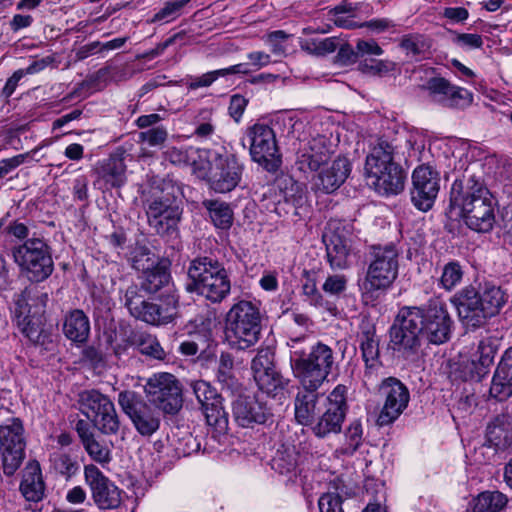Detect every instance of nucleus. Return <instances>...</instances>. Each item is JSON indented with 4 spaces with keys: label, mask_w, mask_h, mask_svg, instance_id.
Wrapping results in <instances>:
<instances>
[{
    "label": "nucleus",
    "mask_w": 512,
    "mask_h": 512,
    "mask_svg": "<svg viewBox=\"0 0 512 512\" xmlns=\"http://www.w3.org/2000/svg\"><path fill=\"white\" fill-rule=\"evenodd\" d=\"M397 320L400 325L392 327L391 342L394 350L407 355L420 345V337L433 344L448 341L453 324L445 302L437 297L422 307H403Z\"/></svg>",
    "instance_id": "nucleus-1"
},
{
    "label": "nucleus",
    "mask_w": 512,
    "mask_h": 512,
    "mask_svg": "<svg viewBox=\"0 0 512 512\" xmlns=\"http://www.w3.org/2000/svg\"><path fill=\"white\" fill-rule=\"evenodd\" d=\"M450 205L459 210L468 228L475 232H490L495 224V202L483 181L465 173L456 179L450 191Z\"/></svg>",
    "instance_id": "nucleus-2"
},
{
    "label": "nucleus",
    "mask_w": 512,
    "mask_h": 512,
    "mask_svg": "<svg viewBox=\"0 0 512 512\" xmlns=\"http://www.w3.org/2000/svg\"><path fill=\"white\" fill-rule=\"evenodd\" d=\"M460 321L467 327L479 328L499 314L507 301L500 286L492 282L480 283L477 288L466 286L451 297Z\"/></svg>",
    "instance_id": "nucleus-3"
},
{
    "label": "nucleus",
    "mask_w": 512,
    "mask_h": 512,
    "mask_svg": "<svg viewBox=\"0 0 512 512\" xmlns=\"http://www.w3.org/2000/svg\"><path fill=\"white\" fill-rule=\"evenodd\" d=\"M300 339H291L290 366L299 383L308 387L322 386L332 372L335 364L333 350L326 344L318 342L309 353L297 348Z\"/></svg>",
    "instance_id": "nucleus-4"
},
{
    "label": "nucleus",
    "mask_w": 512,
    "mask_h": 512,
    "mask_svg": "<svg viewBox=\"0 0 512 512\" xmlns=\"http://www.w3.org/2000/svg\"><path fill=\"white\" fill-rule=\"evenodd\" d=\"M188 292H195L213 303H220L231 290L226 269L218 260L199 257L191 261L188 268Z\"/></svg>",
    "instance_id": "nucleus-5"
},
{
    "label": "nucleus",
    "mask_w": 512,
    "mask_h": 512,
    "mask_svg": "<svg viewBox=\"0 0 512 512\" xmlns=\"http://www.w3.org/2000/svg\"><path fill=\"white\" fill-rule=\"evenodd\" d=\"M226 338L233 349L246 350L254 346L261 335L259 307L247 300L234 303L226 314Z\"/></svg>",
    "instance_id": "nucleus-6"
},
{
    "label": "nucleus",
    "mask_w": 512,
    "mask_h": 512,
    "mask_svg": "<svg viewBox=\"0 0 512 512\" xmlns=\"http://www.w3.org/2000/svg\"><path fill=\"white\" fill-rule=\"evenodd\" d=\"M399 256L400 252L394 243L371 247L370 262L361 286L365 299H372L380 291L391 287L398 277Z\"/></svg>",
    "instance_id": "nucleus-7"
},
{
    "label": "nucleus",
    "mask_w": 512,
    "mask_h": 512,
    "mask_svg": "<svg viewBox=\"0 0 512 512\" xmlns=\"http://www.w3.org/2000/svg\"><path fill=\"white\" fill-rule=\"evenodd\" d=\"M179 188L171 181L152 187L143 201L148 225L159 235L174 229L180 220L179 207L174 204Z\"/></svg>",
    "instance_id": "nucleus-8"
},
{
    "label": "nucleus",
    "mask_w": 512,
    "mask_h": 512,
    "mask_svg": "<svg viewBox=\"0 0 512 512\" xmlns=\"http://www.w3.org/2000/svg\"><path fill=\"white\" fill-rule=\"evenodd\" d=\"M14 261L21 272L31 281L47 279L53 271V260L47 244L32 238L12 250Z\"/></svg>",
    "instance_id": "nucleus-9"
},
{
    "label": "nucleus",
    "mask_w": 512,
    "mask_h": 512,
    "mask_svg": "<svg viewBox=\"0 0 512 512\" xmlns=\"http://www.w3.org/2000/svg\"><path fill=\"white\" fill-rule=\"evenodd\" d=\"M81 412L103 434L113 435L119 431L120 420L111 399L98 390H86L79 395Z\"/></svg>",
    "instance_id": "nucleus-10"
},
{
    "label": "nucleus",
    "mask_w": 512,
    "mask_h": 512,
    "mask_svg": "<svg viewBox=\"0 0 512 512\" xmlns=\"http://www.w3.org/2000/svg\"><path fill=\"white\" fill-rule=\"evenodd\" d=\"M326 256L333 270H344L351 266L353 258V234L351 224L331 220L323 234Z\"/></svg>",
    "instance_id": "nucleus-11"
},
{
    "label": "nucleus",
    "mask_w": 512,
    "mask_h": 512,
    "mask_svg": "<svg viewBox=\"0 0 512 512\" xmlns=\"http://www.w3.org/2000/svg\"><path fill=\"white\" fill-rule=\"evenodd\" d=\"M25 429L19 418H9L0 424V453L3 471L13 475L25 458Z\"/></svg>",
    "instance_id": "nucleus-12"
},
{
    "label": "nucleus",
    "mask_w": 512,
    "mask_h": 512,
    "mask_svg": "<svg viewBox=\"0 0 512 512\" xmlns=\"http://www.w3.org/2000/svg\"><path fill=\"white\" fill-rule=\"evenodd\" d=\"M246 136L250 143V155L267 171H276L281 164V156L273 129L263 123L249 127Z\"/></svg>",
    "instance_id": "nucleus-13"
},
{
    "label": "nucleus",
    "mask_w": 512,
    "mask_h": 512,
    "mask_svg": "<svg viewBox=\"0 0 512 512\" xmlns=\"http://www.w3.org/2000/svg\"><path fill=\"white\" fill-rule=\"evenodd\" d=\"M347 387L337 385L325 398L320 414L313 426L314 434L324 438L331 433H339L347 412Z\"/></svg>",
    "instance_id": "nucleus-14"
},
{
    "label": "nucleus",
    "mask_w": 512,
    "mask_h": 512,
    "mask_svg": "<svg viewBox=\"0 0 512 512\" xmlns=\"http://www.w3.org/2000/svg\"><path fill=\"white\" fill-rule=\"evenodd\" d=\"M244 166L236 155L228 152H215L208 171V183L217 193H227L235 189L241 181Z\"/></svg>",
    "instance_id": "nucleus-15"
},
{
    "label": "nucleus",
    "mask_w": 512,
    "mask_h": 512,
    "mask_svg": "<svg viewBox=\"0 0 512 512\" xmlns=\"http://www.w3.org/2000/svg\"><path fill=\"white\" fill-rule=\"evenodd\" d=\"M145 392L149 401L167 414H175L182 407L181 389L175 376L170 373L150 377Z\"/></svg>",
    "instance_id": "nucleus-16"
},
{
    "label": "nucleus",
    "mask_w": 512,
    "mask_h": 512,
    "mask_svg": "<svg viewBox=\"0 0 512 512\" xmlns=\"http://www.w3.org/2000/svg\"><path fill=\"white\" fill-rule=\"evenodd\" d=\"M118 403L142 436H151L159 429L161 422L159 413L143 402L134 391L120 392Z\"/></svg>",
    "instance_id": "nucleus-17"
},
{
    "label": "nucleus",
    "mask_w": 512,
    "mask_h": 512,
    "mask_svg": "<svg viewBox=\"0 0 512 512\" xmlns=\"http://www.w3.org/2000/svg\"><path fill=\"white\" fill-rule=\"evenodd\" d=\"M382 408L377 422L380 426L393 423L407 408L410 393L408 388L397 378L387 377L379 386Z\"/></svg>",
    "instance_id": "nucleus-18"
},
{
    "label": "nucleus",
    "mask_w": 512,
    "mask_h": 512,
    "mask_svg": "<svg viewBox=\"0 0 512 512\" xmlns=\"http://www.w3.org/2000/svg\"><path fill=\"white\" fill-rule=\"evenodd\" d=\"M411 201L421 211L430 210L440 189L439 174L430 166L417 167L412 174Z\"/></svg>",
    "instance_id": "nucleus-19"
},
{
    "label": "nucleus",
    "mask_w": 512,
    "mask_h": 512,
    "mask_svg": "<svg viewBox=\"0 0 512 512\" xmlns=\"http://www.w3.org/2000/svg\"><path fill=\"white\" fill-rule=\"evenodd\" d=\"M85 482L89 486L92 499L102 510L115 509L121 504V490L109 480L95 465L84 467Z\"/></svg>",
    "instance_id": "nucleus-20"
},
{
    "label": "nucleus",
    "mask_w": 512,
    "mask_h": 512,
    "mask_svg": "<svg viewBox=\"0 0 512 512\" xmlns=\"http://www.w3.org/2000/svg\"><path fill=\"white\" fill-rule=\"evenodd\" d=\"M124 306L131 316L150 325H165L159 305L149 302L140 293L137 285L132 284L124 292Z\"/></svg>",
    "instance_id": "nucleus-21"
},
{
    "label": "nucleus",
    "mask_w": 512,
    "mask_h": 512,
    "mask_svg": "<svg viewBox=\"0 0 512 512\" xmlns=\"http://www.w3.org/2000/svg\"><path fill=\"white\" fill-rule=\"evenodd\" d=\"M300 386L294 400L295 419L301 425H311L320 414L325 399L318 392L321 386L308 387L304 383Z\"/></svg>",
    "instance_id": "nucleus-22"
},
{
    "label": "nucleus",
    "mask_w": 512,
    "mask_h": 512,
    "mask_svg": "<svg viewBox=\"0 0 512 512\" xmlns=\"http://www.w3.org/2000/svg\"><path fill=\"white\" fill-rule=\"evenodd\" d=\"M351 172V163L346 157H337L329 166L313 178L312 188L316 192L332 193L346 181Z\"/></svg>",
    "instance_id": "nucleus-23"
},
{
    "label": "nucleus",
    "mask_w": 512,
    "mask_h": 512,
    "mask_svg": "<svg viewBox=\"0 0 512 512\" xmlns=\"http://www.w3.org/2000/svg\"><path fill=\"white\" fill-rule=\"evenodd\" d=\"M271 415L266 405L255 397L240 395L233 402V417L241 427L249 428L255 424H264Z\"/></svg>",
    "instance_id": "nucleus-24"
},
{
    "label": "nucleus",
    "mask_w": 512,
    "mask_h": 512,
    "mask_svg": "<svg viewBox=\"0 0 512 512\" xmlns=\"http://www.w3.org/2000/svg\"><path fill=\"white\" fill-rule=\"evenodd\" d=\"M497 351V339L487 337L480 340L475 354L477 359H472L464 368L465 378L474 381L484 378L493 364Z\"/></svg>",
    "instance_id": "nucleus-25"
},
{
    "label": "nucleus",
    "mask_w": 512,
    "mask_h": 512,
    "mask_svg": "<svg viewBox=\"0 0 512 512\" xmlns=\"http://www.w3.org/2000/svg\"><path fill=\"white\" fill-rule=\"evenodd\" d=\"M329 151L322 137L304 142L297 151L296 164L303 172L317 171L329 159Z\"/></svg>",
    "instance_id": "nucleus-26"
},
{
    "label": "nucleus",
    "mask_w": 512,
    "mask_h": 512,
    "mask_svg": "<svg viewBox=\"0 0 512 512\" xmlns=\"http://www.w3.org/2000/svg\"><path fill=\"white\" fill-rule=\"evenodd\" d=\"M489 393L498 401H504L512 395V346L504 352L497 365Z\"/></svg>",
    "instance_id": "nucleus-27"
},
{
    "label": "nucleus",
    "mask_w": 512,
    "mask_h": 512,
    "mask_svg": "<svg viewBox=\"0 0 512 512\" xmlns=\"http://www.w3.org/2000/svg\"><path fill=\"white\" fill-rule=\"evenodd\" d=\"M396 147L387 141H379L366 157L365 162V179L366 181L370 176L381 174L386 171L388 166L397 164L395 162Z\"/></svg>",
    "instance_id": "nucleus-28"
},
{
    "label": "nucleus",
    "mask_w": 512,
    "mask_h": 512,
    "mask_svg": "<svg viewBox=\"0 0 512 512\" xmlns=\"http://www.w3.org/2000/svg\"><path fill=\"white\" fill-rule=\"evenodd\" d=\"M425 88L434 101L447 106H458L466 101L469 93L466 89L451 85L446 79L434 77L428 80Z\"/></svg>",
    "instance_id": "nucleus-29"
},
{
    "label": "nucleus",
    "mask_w": 512,
    "mask_h": 512,
    "mask_svg": "<svg viewBox=\"0 0 512 512\" xmlns=\"http://www.w3.org/2000/svg\"><path fill=\"white\" fill-rule=\"evenodd\" d=\"M404 172L402 168L395 164L388 166L386 171L376 176H370L366 181L367 185L374 189L378 194L389 196L400 193L404 188Z\"/></svg>",
    "instance_id": "nucleus-30"
},
{
    "label": "nucleus",
    "mask_w": 512,
    "mask_h": 512,
    "mask_svg": "<svg viewBox=\"0 0 512 512\" xmlns=\"http://www.w3.org/2000/svg\"><path fill=\"white\" fill-rule=\"evenodd\" d=\"M486 438L497 451L512 448V414L498 415L487 426Z\"/></svg>",
    "instance_id": "nucleus-31"
},
{
    "label": "nucleus",
    "mask_w": 512,
    "mask_h": 512,
    "mask_svg": "<svg viewBox=\"0 0 512 512\" xmlns=\"http://www.w3.org/2000/svg\"><path fill=\"white\" fill-rule=\"evenodd\" d=\"M14 315L21 332L32 342H39L43 332L41 317L30 315L25 300L17 301Z\"/></svg>",
    "instance_id": "nucleus-32"
},
{
    "label": "nucleus",
    "mask_w": 512,
    "mask_h": 512,
    "mask_svg": "<svg viewBox=\"0 0 512 512\" xmlns=\"http://www.w3.org/2000/svg\"><path fill=\"white\" fill-rule=\"evenodd\" d=\"M63 333L74 343H84L88 339L90 322L82 310H72L65 316Z\"/></svg>",
    "instance_id": "nucleus-33"
},
{
    "label": "nucleus",
    "mask_w": 512,
    "mask_h": 512,
    "mask_svg": "<svg viewBox=\"0 0 512 512\" xmlns=\"http://www.w3.org/2000/svg\"><path fill=\"white\" fill-rule=\"evenodd\" d=\"M508 503V498L500 491H484L473 497L465 512H500Z\"/></svg>",
    "instance_id": "nucleus-34"
},
{
    "label": "nucleus",
    "mask_w": 512,
    "mask_h": 512,
    "mask_svg": "<svg viewBox=\"0 0 512 512\" xmlns=\"http://www.w3.org/2000/svg\"><path fill=\"white\" fill-rule=\"evenodd\" d=\"M20 490L28 501H39L44 494V482L38 464H29L23 473Z\"/></svg>",
    "instance_id": "nucleus-35"
},
{
    "label": "nucleus",
    "mask_w": 512,
    "mask_h": 512,
    "mask_svg": "<svg viewBox=\"0 0 512 512\" xmlns=\"http://www.w3.org/2000/svg\"><path fill=\"white\" fill-rule=\"evenodd\" d=\"M170 273L168 270L159 265H154L143 272L140 291L143 290L148 294H155L162 289L170 287Z\"/></svg>",
    "instance_id": "nucleus-36"
},
{
    "label": "nucleus",
    "mask_w": 512,
    "mask_h": 512,
    "mask_svg": "<svg viewBox=\"0 0 512 512\" xmlns=\"http://www.w3.org/2000/svg\"><path fill=\"white\" fill-rule=\"evenodd\" d=\"M216 378L223 389L233 394L241 391L242 385L234 375V359L231 354L221 353Z\"/></svg>",
    "instance_id": "nucleus-37"
},
{
    "label": "nucleus",
    "mask_w": 512,
    "mask_h": 512,
    "mask_svg": "<svg viewBox=\"0 0 512 512\" xmlns=\"http://www.w3.org/2000/svg\"><path fill=\"white\" fill-rule=\"evenodd\" d=\"M299 454L294 446H282L272 459V469L290 477L296 475Z\"/></svg>",
    "instance_id": "nucleus-38"
},
{
    "label": "nucleus",
    "mask_w": 512,
    "mask_h": 512,
    "mask_svg": "<svg viewBox=\"0 0 512 512\" xmlns=\"http://www.w3.org/2000/svg\"><path fill=\"white\" fill-rule=\"evenodd\" d=\"M202 205L209 212L213 224L222 230H228L233 223V211L229 204L219 200L206 199Z\"/></svg>",
    "instance_id": "nucleus-39"
},
{
    "label": "nucleus",
    "mask_w": 512,
    "mask_h": 512,
    "mask_svg": "<svg viewBox=\"0 0 512 512\" xmlns=\"http://www.w3.org/2000/svg\"><path fill=\"white\" fill-rule=\"evenodd\" d=\"M248 73H250V70L248 69L247 63H239L236 65L227 67V68H222V69L204 73L203 75H201L199 77H195L188 84V87L193 90L202 88V87H209L220 77H226L228 75H233V74H248Z\"/></svg>",
    "instance_id": "nucleus-40"
},
{
    "label": "nucleus",
    "mask_w": 512,
    "mask_h": 512,
    "mask_svg": "<svg viewBox=\"0 0 512 512\" xmlns=\"http://www.w3.org/2000/svg\"><path fill=\"white\" fill-rule=\"evenodd\" d=\"M360 349L366 365L364 377L367 381H372L374 371L380 368L378 341L373 336L365 334L361 340Z\"/></svg>",
    "instance_id": "nucleus-41"
},
{
    "label": "nucleus",
    "mask_w": 512,
    "mask_h": 512,
    "mask_svg": "<svg viewBox=\"0 0 512 512\" xmlns=\"http://www.w3.org/2000/svg\"><path fill=\"white\" fill-rule=\"evenodd\" d=\"M357 7L349 2H342L328 11V18L337 27L345 29L358 28L359 23L355 20Z\"/></svg>",
    "instance_id": "nucleus-42"
},
{
    "label": "nucleus",
    "mask_w": 512,
    "mask_h": 512,
    "mask_svg": "<svg viewBox=\"0 0 512 512\" xmlns=\"http://www.w3.org/2000/svg\"><path fill=\"white\" fill-rule=\"evenodd\" d=\"M400 47L408 56L425 58L430 53L431 41L422 34L414 33L402 36Z\"/></svg>",
    "instance_id": "nucleus-43"
},
{
    "label": "nucleus",
    "mask_w": 512,
    "mask_h": 512,
    "mask_svg": "<svg viewBox=\"0 0 512 512\" xmlns=\"http://www.w3.org/2000/svg\"><path fill=\"white\" fill-rule=\"evenodd\" d=\"M205 415L206 422L219 433L225 432L228 428V413L223 406V397L211 402L208 406L201 409Z\"/></svg>",
    "instance_id": "nucleus-44"
},
{
    "label": "nucleus",
    "mask_w": 512,
    "mask_h": 512,
    "mask_svg": "<svg viewBox=\"0 0 512 512\" xmlns=\"http://www.w3.org/2000/svg\"><path fill=\"white\" fill-rule=\"evenodd\" d=\"M254 379L259 389L271 396H276L289 383V380L285 379L276 369L260 374L254 377Z\"/></svg>",
    "instance_id": "nucleus-45"
},
{
    "label": "nucleus",
    "mask_w": 512,
    "mask_h": 512,
    "mask_svg": "<svg viewBox=\"0 0 512 512\" xmlns=\"http://www.w3.org/2000/svg\"><path fill=\"white\" fill-rule=\"evenodd\" d=\"M126 166L123 159L119 157L109 158L101 169V176L114 187H119L124 184Z\"/></svg>",
    "instance_id": "nucleus-46"
},
{
    "label": "nucleus",
    "mask_w": 512,
    "mask_h": 512,
    "mask_svg": "<svg viewBox=\"0 0 512 512\" xmlns=\"http://www.w3.org/2000/svg\"><path fill=\"white\" fill-rule=\"evenodd\" d=\"M345 443L336 449L338 455H352L361 445L363 439V428L359 420H354L347 427L345 433Z\"/></svg>",
    "instance_id": "nucleus-47"
},
{
    "label": "nucleus",
    "mask_w": 512,
    "mask_h": 512,
    "mask_svg": "<svg viewBox=\"0 0 512 512\" xmlns=\"http://www.w3.org/2000/svg\"><path fill=\"white\" fill-rule=\"evenodd\" d=\"M159 305L162 318L166 324L171 323L177 316L179 306V295L173 286L168 287L160 296Z\"/></svg>",
    "instance_id": "nucleus-48"
},
{
    "label": "nucleus",
    "mask_w": 512,
    "mask_h": 512,
    "mask_svg": "<svg viewBox=\"0 0 512 512\" xmlns=\"http://www.w3.org/2000/svg\"><path fill=\"white\" fill-rule=\"evenodd\" d=\"M338 47L339 40L337 37L309 39L301 43L302 50L316 56H325L333 53Z\"/></svg>",
    "instance_id": "nucleus-49"
},
{
    "label": "nucleus",
    "mask_w": 512,
    "mask_h": 512,
    "mask_svg": "<svg viewBox=\"0 0 512 512\" xmlns=\"http://www.w3.org/2000/svg\"><path fill=\"white\" fill-rule=\"evenodd\" d=\"M463 275L464 271L460 263L457 261H450L446 263L442 269L439 285L446 291H452L461 283Z\"/></svg>",
    "instance_id": "nucleus-50"
},
{
    "label": "nucleus",
    "mask_w": 512,
    "mask_h": 512,
    "mask_svg": "<svg viewBox=\"0 0 512 512\" xmlns=\"http://www.w3.org/2000/svg\"><path fill=\"white\" fill-rule=\"evenodd\" d=\"M189 385L201 409L221 397L216 388L205 380H193Z\"/></svg>",
    "instance_id": "nucleus-51"
},
{
    "label": "nucleus",
    "mask_w": 512,
    "mask_h": 512,
    "mask_svg": "<svg viewBox=\"0 0 512 512\" xmlns=\"http://www.w3.org/2000/svg\"><path fill=\"white\" fill-rule=\"evenodd\" d=\"M251 369L254 377L275 369L273 348L270 346L260 347L252 359Z\"/></svg>",
    "instance_id": "nucleus-52"
},
{
    "label": "nucleus",
    "mask_w": 512,
    "mask_h": 512,
    "mask_svg": "<svg viewBox=\"0 0 512 512\" xmlns=\"http://www.w3.org/2000/svg\"><path fill=\"white\" fill-rule=\"evenodd\" d=\"M50 462L53 470L66 479L71 478L79 469L77 461L65 453H54L50 457Z\"/></svg>",
    "instance_id": "nucleus-53"
},
{
    "label": "nucleus",
    "mask_w": 512,
    "mask_h": 512,
    "mask_svg": "<svg viewBox=\"0 0 512 512\" xmlns=\"http://www.w3.org/2000/svg\"><path fill=\"white\" fill-rule=\"evenodd\" d=\"M140 353L150 356L157 360L165 358V351L161 347L156 337L150 334H140L136 340Z\"/></svg>",
    "instance_id": "nucleus-54"
},
{
    "label": "nucleus",
    "mask_w": 512,
    "mask_h": 512,
    "mask_svg": "<svg viewBox=\"0 0 512 512\" xmlns=\"http://www.w3.org/2000/svg\"><path fill=\"white\" fill-rule=\"evenodd\" d=\"M131 261L132 267L141 272L155 265L154 255L146 247L136 248L132 253Z\"/></svg>",
    "instance_id": "nucleus-55"
},
{
    "label": "nucleus",
    "mask_w": 512,
    "mask_h": 512,
    "mask_svg": "<svg viewBox=\"0 0 512 512\" xmlns=\"http://www.w3.org/2000/svg\"><path fill=\"white\" fill-rule=\"evenodd\" d=\"M89 456L100 464L109 463L111 460V452L108 447L100 444L95 438H92L83 444Z\"/></svg>",
    "instance_id": "nucleus-56"
},
{
    "label": "nucleus",
    "mask_w": 512,
    "mask_h": 512,
    "mask_svg": "<svg viewBox=\"0 0 512 512\" xmlns=\"http://www.w3.org/2000/svg\"><path fill=\"white\" fill-rule=\"evenodd\" d=\"M168 138L167 129L160 125L149 128L139 133V140L146 142L149 146L155 147L162 145Z\"/></svg>",
    "instance_id": "nucleus-57"
},
{
    "label": "nucleus",
    "mask_w": 512,
    "mask_h": 512,
    "mask_svg": "<svg viewBox=\"0 0 512 512\" xmlns=\"http://www.w3.org/2000/svg\"><path fill=\"white\" fill-rule=\"evenodd\" d=\"M194 152V149L189 147H168L164 153V159L174 165H186L189 163L190 154Z\"/></svg>",
    "instance_id": "nucleus-58"
},
{
    "label": "nucleus",
    "mask_w": 512,
    "mask_h": 512,
    "mask_svg": "<svg viewBox=\"0 0 512 512\" xmlns=\"http://www.w3.org/2000/svg\"><path fill=\"white\" fill-rule=\"evenodd\" d=\"M452 42L463 50L478 49L483 45L481 35L474 33H454Z\"/></svg>",
    "instance_id": "nucleus-59"
},
{
    "label": "nucleus",
    "mask_w": 512,
    "mask_h": 512,
    "mask_svg": "<svg viewBox=\"0 0 512 512\" xmlns=\"http://www.w3.org/2000/svg\"><path fill=\"white\" fill-rule=\"evenodd\" d=\"M348 279L343 274H334L326 278L322 285V289L329 295H339L343 293L347 288Z\"/></svg>",
    "instance_id": "nucleus-60"
},
{
    "label": "nucleus",
    "mask_w": 512,
    "mask_h": 512,
    "mask_svg": "<svg viewBox=\"0 0 512 512\" xmlns=\"http://www.w3.org/2000/svg\"><path fill=\"white\" fill-rule=\"evenodd\" d=\"M320 512H344L342 498L334 492L324 493L318 500Z\"/></svg>",
    "instance_id": "nucleus-61"
},
{
    "label": "nucleus",
    "mask_w": 512,
    "mask_h": 512,
    "mask_svg": "<svg viewBox=\"0 0 512 512\" xmlns=\"http://www.w3.org/2000/svg\"><path fill=\"white\" fill-rule=\"evenodd\" d=\"M302 293L306 297V301L313 306H322L323 297L319 292L316 284V280L309 276L306 277L302 284Z\"/></svg>",
    "instance_id": "nucleus-62"
},
{
    "label": "nucleus",
    "mask_w": 512,
    "mask_h": 512,
    "mask_svg": "<svg viewBox=\"0 0 512 512\" xmlns=\"http://www.w3.org/2000/svg\"><path fill=\"white\" fill-rule=\"evenodd\" d=\"M191 0H173L166 2L164 7L155 15L156 20L169 21L179 15L180 10Z\"/></svg>",
    "instance_id": "nucleus-63"
},
{
    "label": "nucleus",
    "mask_w": 512,
    "mask_h": 512,
    "mask_svg": "<svg viewBox=\"0 0 512 512\" xmlns=\"http://www.w3.org/2000/svg\"><path fill=\"white\" fill-rule=\"evenodd\" d=\"M248 104V100L239 94H235L231 97L228 111L229 115L236 121L239 122Z\"/></svg>",
    "instance_id": "nucleus-64"
}]
</instances>
